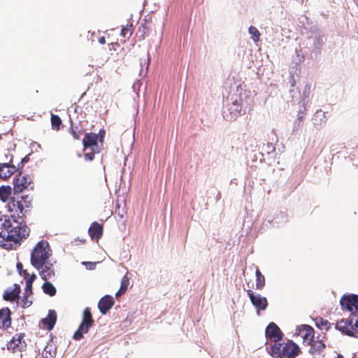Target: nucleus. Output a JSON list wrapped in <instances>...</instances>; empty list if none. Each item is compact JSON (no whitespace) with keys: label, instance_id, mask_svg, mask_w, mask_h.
Returning a JSON list of instances; mask_svg holds the SVG:
<instances>
[{"label":"nucleus","instance_id":"nucleus-1","mask_svg":"<svg viewBox=\"0 0 358 358\" xmlns=\"http://www.w3.org/2000/svg\"><path fill=\"white\" fill-rule=\"evenodd\" d=\"M13 224L10 217L0 213V228L7 231L6 240L20 243L29 236L30 229L27 225H22L17 220H15V226Z\"/></svg>","mask_w":358,"mask_h":358},{"label":"nucleus","instance_id":"nucleus-2","mask_svg":"<svg viewBox=\"0 0 358 358\" xmlns=\"http://www.w3.org/2000/svg\"><path fill=\"white\" fill-rule=\"evenodd\" d=\"M31 206V199L28 195L12 197L8 202L6 207L11 213V220L15 224V220L21 218L27 212V209Z\"/></svg>","mask_w":358,"mask_h":358},{"label":"nucleus","instance_id":"nucleus-3","mask_svg":"<svg viewBox=\"0 0 358 358\" xmlns=\"http://www.w3.org/2000/svg\"><path fill=\"white\" fill-rule=\"evenodd\" d=\"M51 255L49 244L45 241H39L34 247L31 254V264L35 268L41 267L45 262H48Z\"/></svg>","mask_w":358,"mask_h":358},{"label":"nucleus","instance_id":"nucleus-4","mask_svg":"<svg viewBox=\"0 0 358 358\" xmlns=\"http://www.w3.org/2000/svg\"><path fill=\"white\" fill-rule=\"evenodd\" d=\"M300 352L299 346L292 341L286 343H275L271 347V355L273 357L294 358Z\"/></svg>","mask_w":358,"mask_h":358},{"label":"nucleus","instance_id":"nucleus-5","mask_svg":"<svg viewBox=\"0 0 358 358\" xmlns=\"http://www.w3.org/2000/svg\"><path fill=\"white\" fill-rule=\"evenodd\" d=\"M335 328L349 336L358 334V314H350L347 319H341L335 324Z\"/></svg>","mask_w":358,"mask_h":358},{"label":"nucleus","instance_id":"nucleus-6","mask_svg":"<svg viewBox=\"0 0 358 358\" xmlns=\"http://www.w3.org/2000/svg\"><path fill=\"white\" fill-rule=\"evenodd\" d=\"M94 324V320L92 317L91 310L89 307H87L83 311L82 322L77 331L74 333L73 338L76 341L81 340L83 338V335L87 334Z\"/></svg>","mask_w":358,"mask_h":358},{"label":"nucleus","instance_id":"nucleus-7","mask_svg":"<svg viewBox=\"0 0 358 358\" xmlns=\"http://www.w3.org/2000/svg\"><path fill=\"white\" fill-rule=\"evenodd\" d=\"M24 333L16 334L7 343L8 350L13 353L20 352V358L22 357L21 352L27 348V344L24 340Z\"/></svg>","mask_w":358,"mask_h":358},{"label":"nucleus","instance_id":"nucleus-8","mask_svg":"<svg viewBox=\"0 0 358 358\" xmlns=\"http://www.w3.org/2000/svg\"><path fill=\"white\" fill-rule=\"evenodd\" d=\"M340 304L343 310H346L351 314H357L358 295L353 294L343 295L340 300Z\"/></svg>","mask_w":358,"mask_h":358},{"label":"nucleus","instance_id":"nucleus-9","mask_svg":"<svg viewBox=\"0 0 358 358\" xmlns=\"http://www.w3.org/2000/svg\"><path fill=\"white\" fill-rule=\"evenodd\" d=\"M31 185V179L29 176H22L21 173L16 175L13 180V191L15 194L23 192Z\"/></svg>","mask_w":358,"mask_h":358},{"label":"nucleus","instance_id":"nucleus-10","mask_svg":"<svg viewBox=\"0 0 358 358\" xmlns=\"http://www.w3.org/2000/svg\"><path fill=\"white\" fill-rule=\"evenodd\" d=\"M266 336L275 343L282 339L283 334L276 324L271 322L266 329Z\"/></svg>","mask_w":358,"mask_h":358},{"label":"nucleus","instance_id":"nucleus-11","mask_svg":"<svg viewBox=\"0 0 358 358\" xmlns=\"http://www.w3.org/2000/svg\"><path fill=\"white\" fill-rule=\"evenodd\" d=\"M247 294L251 303L257 309L264 310L267 308L268 301L266 297L262 296L260 294H255L250 289L247 291Z\"/></svg>","mask_w":358,"mask_h":358},{"label":"nucleus","instance_id":"nucleus-12","mask_svg":"<svg viewBox=\"0 0 358 358\" xmlns=\"http://www.w3.org/2000/svg\"><path fill=\"white\" fill-rule=\"evenodd\" d=\"M12 324L11 311L8 308L0 309V329H8Z\"/></svg>","mask_w":358,"mask_h":358},{"label":"nucleus","instance_id":"nucleus-13","mask_svg":"<svg viewBox=\"0 0 358 358\" xmlns=\"http://www.w3.org/2000/svg\"><path fill=\"white\" fill-rule=\"evenodd\" d=\"M36 268L39 271V274L44 280H50L55 275L54 266L52 264L49 262H45L41 267Z\"/></svg>","mask_w":358,"mask_h":358},{"label":"nucleus","instance_id":"nucleus-14","mask_svg":"<svg viewBox=\"0 0 358 358\" xmlns=\"http://www.w3.org/2000/svg\"><path fill=\"white\" fill-rule=\"evenodd\" d=\"M299 334L303 338V343L310 345L314 338V329L308 324H303L299 327Z\"/></svg>","mask_w":358,"mask_h":358},{"label":"nucleus","instance_id":"nucleus-15","mask_svg":"<svg viewBox=\"0 0 358 358\" xmlns=\"http://www.w3.org/2000/svg\"><path fill=\"white\" fill-rule=\"evenodd\" d=\"M114 305V299L110 295H106L102 297L98 303V308L100 312L105 315Z\"/></svg>","mask_w":358,"mask_h":358},{"label":"nucleus","instance_id":"nucleus-16","mask_svg":"<svg viewBox=\"0 0 358 358\" xmlns=\"http://www.w3.org/2000/svg\"><path fill=\"white\" fill-rule=\"evenodd\" d=\"M17 169L15 166L10 164V163H0V178L6 180L10 178L14 173H15Z\"/></svg>","mask_w":358,"mask_h":358},{"label":"nucleus","instance_id":"nucleus-17","mask_svg":"<svg viewBox=\"0 0 358 358\" xmlns=\"http://www.w3.org/2000/svg\"><path fill=\"white\" fill-rule=\"evenodd\" d=\"M103 230L102 224L97 222H94L91 224L88 229V234L92 239L98 241L103 235Z\"/></svg>","mask_w":358,"mask_h":358},{"label":"nucleus","instance_id":"nucleus-18","mask_svg":"<svg viewBox=\"0 0 358 358\" xmlns=\"http://www.w3.org/2000/svg\"><path fill=\"white\" fill-rule=\"evenodd\" d=\"M20 290V286L17 284H14L13 288H8L4 292L3 295V299L7 301H13L17 299Z\"/></svg>","mask_w":358,"mask_h":358},{"label":"nucleus","instance_id":"nucleus-19","mask_svg":"<svg viewBox=\"0 0 358 358\" xmlns=\"http://www.w3.org/2000/svg\"><path fill=\"white\" fill-rule=\"evenodd\" d=\"M99 135V134L92 132L87 133L85 135L83 139L84 150H86L88 148H92L97 145Z\"/></svg>","mask_w":358,"mask_h":358},{"label":"nucleus","instance_id":"nucleus-20","mask_svg":"<svg viewBox=\"0 0 358 358\" xmlns=\"http://www.w3.org/2000/svg\"><path fill=\"white\" fill-rule=\"evenodd\" d=\"M57 322V314L55 310H49L48 316L42 319L41 322L45 328L50 331L53 329Z\"/></svg>","mask_w":358,"mask_h":358},{"label":"nucleus","instance_id":"nucleus-21","mask_svg":"<svg viewBox=\"0 0 358 358\" xmlns=\"http://www.w3.org/2000/svg\"><path fill=\"white\" fill-rule=\"evenodd\" d=\"M310 348L309 349V353L312 355H320L325 349V345L323 343L322 340H316L315 341H313L312 343H310Z\"/></svg>","mask_w":358,"mask_h":358},{"label":"nucleus","instance_id":"nucleus-22","mask_svg":"<svg viewBox=\"0 0 358 358\" xmlns=\"http://www.w3.org/2000/svg\"><path fill=\"white\" fill-rule=\"evenodd\" d=\"M12 194L10 186L2 185L0 187V200L3 202L9 201Z\"/></svg>","mask_w":358,"mask_h":358},{"label":"nucleus","instance_id":"nucleus-23","mask_svg":"<svg viewBox=\"0 0 358 358\" xmlns=\"http://www.w3.org/2000/svg\"><path fill=\"white\" fill-rule=\"evenodd\" d=\"M256 275V284L255 287L257 289H262L265 285V278L264 275L261 273L259 268L256 269L255 271Z\"/></svg>","mask_w":358,"mask_h":358},{"label":"nucleus","instance_id":"nucleus-24","mask_svg":"<svg viewBox=\"0 0 358 358\" xmlns=\"http://www.w3.org/2000/svg\"><path fill=\"white\" fill-rule=\"evenodd\" d=\"M43 283L42 288L43 291L45 294L53 296L56 294L57 290L56 288L52 285V284L48 280Z\"/></svg>","mask_w":358,"mask_h":358},{"label":"nucleus","instance_id":"nucleus-25","mask_svg":"<svg viewBox=\"0 0 358 358\" xmlns=\"http://www.w3.org/2000/svg\"><path fill=\"white\" fill-rule=\"evenodd\" d=\"M51 126L53 130L59 131L61 129V125L62 124V119L57 115L51 114Z\"/></svg>","mask_w":358,"mask_h":358},{"label":"nucleus","instance_id":"nucleus-26","mask_svg":"<svg viewBox=\"0 0 358 358\" xmlns=\"http://www.w3.org/2000/svg\"><path fill=\"white\" fill-rule=\"evenodd\" d=\"M69 133L72 135L73 138L76 140H79L80 136L83 134V130L80 129L78 127H74L73 125V121L71 120V126L69 128Z\"/></svg>","mask_w":358,"mask_h":358},{"label":"nucleus","instance_id":"nucleus-27","mask_svg":"<svg viewBox=\"0 0 358 358\" xmlns=\"http://www.w3.org/2000/svg\"><path fill=\"white\" fill-rule=\"evenodd\" d=\"M151 27H152V22H151V20L149 21V20L145 19L144 23L141 24V26L138 28V31H141V28L143 29V30H142V32H143L142 38H144L145 35L148 34L149 31L152 28Z\"/></svg>","mask_w":358,"mask_h":358},{"label":"nucleus","instance_id":"nucleus-28","mask_svg":"<svg viewBox=\"0 0 358 358\" xmlns=\"http://www.w3.org/2000/svg\"><path fill=\"white\" fill-rule=\"evenodd\" d=\"M134 31V27L132 24H127L125 27H123L121 30V35L124 38H129L131 36Z\"/></svg>","mask_w":358,"mask_h":358},{"label":"nucleus","instance_id":"nucleus-29","mask_svg":"<svg viewBox=\"0 0 358 358\" xmlns=\"http://www.w3.org/2000/svg\"><path fill=\"white\" fill-rule=\"evenodd\" d=\"M248 31H249L250 34L251 35L252 39L255 42H258L259 41L261 34H260V32L259 31V30L255 27L250 26L249 27Z\"/></svg>","mask_w":358,"mask_h":358},{"label":"nucleus","instance_id":"nucleus-30","mask_svg":"<svg viewBox=\"0 0 358 358\" xmlns=\"http://www.w3.org/2000/svg\"><path fill=\"white\" fill-rule=\"evenodd\" d=\"M316 325L321 329L329 330L331 324L328 320L320 318L316 322Z\"/></svg>","mask_w":358,"mask_h":358},{"label":"nucleus","instance_id":"nucleus-31","mask_svg":"<svg viewBox=\"0 0 358 358\" xmlns=\"http://www.w3.org/2000/svg\"><path fill=\"white\" fill-rule=\"evenodd\" d=\"M129 284L130 278L128 277V273H127L121 280L120 288H122V290H125L127 292L129 286Z\"/></svg>","mask_w":358,"mask_h":358},{"label":"nucleus","instance_id":"nucleus-32","mask_svg":"<svg viewBox=\"0 0 358 358\" xmlns=\"http://www.w3.org/2000/svg\"><path fill=\"white\" fill-rule=\"evenodd\" d=\"M31 295H26L25 294H24L23 298L21 301V306L23 308H28L31 305L32 301L29 299V297Z\"/></svg>","mask_w":358,"mask_h":358},{"label":"nucleus","instance_id":"nucleus-33","mask_svg":"<svg viewBox=\"0 0 358 358\" xmlns=\"http://www.w3.org/2000/svg\"><path fill=\"white\" fill-rule=\"evenodd\" d=\"M41 358H55L54 355L50 352V350H48V347H45L42 352Z\"/></svg>","mask_w":358,"mask_h":358},{"label":"nucleus","instance_id":"nucleus-34","mask_svg":"<svg viewBox=\"0 0 358 358\" xmlns=\"http://www.w3.org/2000/svg\"><path fill=\"white\" fill-rule=\"evenodd\" d=\"M26 295H31L32 294V283L29 282H26V287L24 289V293Z\"/></svg>","mask_w":358,"mask_h":358},{"label":"nucleus","instance_id":"nucleus-35","mask_svg":"<svg viewBox=\"0 0 358 358\" xmlns=\"http://www.w3.org/2000/svg\"><path fill=\"white\" fill-rule=\"evenodd\" d=\"M17 268L20 270V274L23 275L24 279L26 280V278L29 276V273L26 270L22 269V265L20 263L17 264Z\"/></svg>","mask_w":358,"mask_h":358},{"label":"nucleus","instance_id":"nucleus-36","mask_svg":"<svg viewBox=\"0 0 358 358\" xmlns=\"http://www.w3.org/2000/svg\"><path fill=\"white\" fill-rule=\"evenodd\" d=\"M86 160L92 161L94 159V152H87L84 155Z\"/></svg>","mask_w":358,"mask_h":358},{"label":"nucleus","instance_id":"nucleus-37","mask_svg":"<svg viewBox=\"0 0 358 358\" xmlns=\"http://www.w3.org/2000/svg\"><path fill=\"white\" fill-rule=\"evenodd\" d=\"M36 278V275L33 273L31 275H29V276L26 278V282H29L33 284L34 280Z\"/></svg>","mask_w":358,"mask_h":358},{"label":"nucleus","instance_id":"nucleus-38","mask_svg":"<svg viewBox=\"0 0 358 358\" xmlns=\"http://www.w3.org/2000/svg\"><path fill=\"white\" fill-rule=\"evenodd\" d=\"M126 292L125 290H122V288L120 287V289L115 294L116 297L120 296Z\"/></svg>","mask_w":358,"mask_h":358},{"label":"nucleus","instance_id":"nucleus-39","mask_svg":"<svg viewBox=\"0 0 358 358\" xmlns=\"http://www.w3.org/2000/svg\"><path fill=\"white\" fill-rule=\"evenodd\" d=\"M99 42L101 44H105V43H106V39H105V37H104V36L99 37Z\"/></svg>","mask_w":358,"mask_h":358},{"label":"nucleus","instance_id":"nucleus-40","mask_svg":"<svg viewBox=\"0 0 358 358\" xmlns=\"http://www.w3.org/2000/svg\"><path fill=\"white\" fill-rule=\"evenodd\" d=\"M335 358H344L343 355H338Z\"/></svg>","mask_w":358,"mask_h":358},{"label":"nucleus","instance_id":"nucleus-41","mask_svg":"<svg viewBox=\"0 0 358 358\" xmlns=\"http://www.w3.org/2000/svg\"><path fill=\"white\" fill-rule=\"evenodd\" d=\"M101 132H103V134H104V130H103V129L100 130V131H99V134H100Z\"/></svg>","mask_w":358,"mask_h":358},{"label":"nucleus","instance_id":"nucleus-42","mask_svg":"<svg viewBox=\"0 0 358 358\" xmlns=\"http://www.w3.org/2000/svg\"><path fill=\"white\" fill-rule=\"evenodd\" d=\"M239 88H241V85H239V86H238V87H237V90H238V89H239Z\"/></svg>","mask_w":358,"mask_h":358},{"label":"nucleus","instance_id":"nucleus-43","mask_svg":"<svg viewBox=\"0 0 358 358\" xmlns=\"http://www.w3.org/2000/svg\"><path fill=\"white\" fill-rule=\"evenodd\" d=\"M299 119L300 120V121L302 120V117H299Z\"/></svg>","mask_w":358,"mask_h":358},{"label":"nucleus","instance_id":"nucleus-44","mask_svg":"<svg viewBox=\"0 0 358 358\" xmlns=\"http://www.w3.org/2000/svg\"><path fill=\"white\" fill-rule=\"evenodd\" d=\"M313 358H316V357H313Z\"/></svg>","mask_w":358,"mask_h":358}]
</instances>
